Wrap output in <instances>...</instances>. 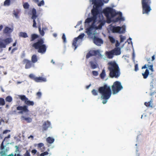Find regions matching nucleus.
I'll return each mask as SVG.
<instances>
[{
  "label": "nucleus",
  "mask_w": 156,
  "mask_h": 156,
  "mask_svg": "<svg viewBox=\"0 0 156 156\" xmlns=\"http://www.w3.org/2000/svg\"><path fill=\"white\" fill-rule=\"evenodd\" d=\"M98 92L101 94V98L104 100L102 101L103 104L106 103L107 100L111 97L112 92L110 86L106 84L103 86L99 87L98 89V91L95 89H93L91 91L92 94L94 96L98 95Z\"/></svg>",
  "instance_id": "nucleus-1"
},
{
  "label": "nucleus",
  "mask_w": 156,
  "mask_h": 156,
  "mask_svg": "<svg viewBox=\"0 0 156 156\" xmlns=\"http://www.w3.org/2000/svg\"><path fill=\"white\" fill-rule=\"evenodd\" d=\"M103 12L108 19L111 17H113L117 15H119V16L115 20V22H117L119 20L124 21L125 20L124 18L122 17V12H116L115 10L112 8L107 7L103 10Z\"/></svg>",
  "instance_id": "nucleus-2"
},
{
  "label": "nucleus",
  "mask_w": 156,
  "mask_h": 156,
  "mask_svg": "<svg viewBox=\"0 0 156 156\" xmlns=\"http://www.w3.org/2000/svg\"><path fill=\"white\" fill-rule=\"evenodd\" d=\"M108 69L110 73L109 76L111 78H118L120 75V69L118 65L115 61H111L108 63Z\"/></svg>",
  "instance_id": "nucleus-3"
},
{
  "label": "nucleus",
  "mask_w": 156,
  "mask_h": 156,
  "mask_svg": "<svg viewBox=\"0 0 156 156\" xmlns=\"http://www.w3.org/2000/svg\"><path fill=\"white\" fill-rule=\"evenodd\" d=\"M20 98L22 101H24L25 103L27 105L23 106H18L16 107V109L18 111H21L19 112V113L22 114L23 112H28L29 111L28 109V106H33L34 103L33 101H30L24 95H20L19 96Z\"/></svg>",
  "instance_id": "nucleus-4"
},
{
  "label": "nucleus",
  "mask_w": 156,
  "mask_h": 156,
  "mask_svg": "<svg viewBox=\"0 0 156 156\" xmlns=\"http://www.w3.org/2000/svg\"><path fill=\"white\" fill-rule=\"evenodd\" d=\"M44 43V40L42 38H40L37 42L33 43L32 46L35 49L37 50L39 53H44L46 52L47 49V47Z\"/></svg>",
  "instance_id": "nucleus-5"
},
{
  "label": "nucleus",
  "mask_w": 156,
  "mask_h": 156,
  "mask_svg": "<svg viewBox=\"0 0 156 156\" xmlns=\"http://www.w3.org/2000/svg\"><path fill=\"white\" fill-rule=\"evenodd\" d=\"M142 8V13L148 15L151 10V0H141Z\"/></svg>",
  "instance_id": "nucleus-6"
},
{
  "label": "nucleus",
  "mask_w": 156,
  "mask_h": 156,
  "mask_svg": "<svg viewBox=\"0 0 156 156\" xmlns=\"http://www.w3.org/2000/svg\"><path fill=\"white\" fill-rule=\"evenodd\" d=\"M112 93L115 94L118 93L120 90L123 89V87L120 82L116 81L113 83L112 86Z\"/></svg>",
  "instance_id": "nucleus-7"
},
{
  "label": "nucleus",
  "mask_w": 156,
  "mask_h": 156,
  "mask_svg": "<svg viewBox=\"0 0 156 156\" xmlns=\"http://www.w3.org/2000/svg\"><path fill=\"white\" fill-rule=\"evenodd\" d=\"M111 30L113 33L122 34L125 32L126 29L124 26H122L121 27L119 26H112L111 28Z\"/></svg>",
  "instance_id": "nucleus-8"
},
{
  "label": "nucleus",
  "mask_w": 156,
  "mask_h": 156,
  "mask_svg": "<svg viewBox=\"0 0 156 156\" xmlns=\"http://www.w3.org/2000/svg\"><path fill=\"white\" fill-rule=\"evenodd\" d=\"M5 43L2 41H0V48H5L6 45L10 43L12 41V40L11 38H8L2 40Z\"/></svg>",
  "instance_id": "nucleus-9"
},
{
  "label": "nucleus",
  "mask_w": 156,
  "mask_h": 156,
  "mask_svg": "<svg viewBox=\"0 0 156 156\" xmlns=\"http://www.w3.org/2000/svg\"><path fill=\"white\" fill-rule=\"evenodd\" d=\"M37 17V16L36 15V10L34 8H33L32 10V16L31 19L33 20V27H34L37 28V23L35 21V19Z\"/></svg>",
  "instance_id": "nucleus-10"
},
{
  "label": "nucleus",
  "mask_w": 156,
  "mask_h": 156,
  "mask_svg": "<svg viewBox=\"0 0 156 156\" xmlns=\"http://www.w3.org/2000/svg\"><path fill=\"white\" fill-rule=\"evenodd\" d=\"M91 14L92 17L97 20L98 15L99 14L100 12L98 8L97 7H93L91 11Z\"/></svg>",
  "instance_id": "nucleus-11"
},
{
  "label": "nucleus",
  "mask_w": 156,
  "mask_h": 156,
  "mask_svg": "<svg viewBox=\"0 0 156 156\" xmlns=\"http://www.w3.org/2000/svg\"><path fill=\"white\" fill-rule=\"evenodd\" d=\"M34 146L37 147V149L40 150L41 152H44L46 150V147L44 144L42 143L36 144L34 145Z\"/></svg>",
  "instance_id": "nucleus-12"
},
{
  "label": "nucleus",
  "mask_w": 156,
  "mask_h": 156,
  "mask_svg": "<svg viewBox=\"0 0 156 156\" xmlns=\"http://www.w3.org/2000/svg\"><path fill=\"white\" fill-rule=\"evenodd\" d=\"M50 125L51 123L48 121L44 122L42 125V132L44 133L45 131L47 130L48 128L50 127Z\"/></svg>",
  "instance_id": "nucleus-13"
},
{
  "label": "nucleus",
  "mask_w": 156,
  "mask_h": 156,
  "mask_svg": "<svg viewBox=\"0 0 156 156\" xmlns=\"http://www.w3.org/2000/svg\"><path fill=\"white\" fill-rule=\"evenodd\" d=\"M23 64H26L25 68L26 69H28L30 68L32 66V62L30 60L27 59H25L23 60Z\"/></svg>",
  "instance_id": "nucleus-14"
},
{
  "label": "nucleus",
  "mask_w": 156,
  "mask_h": 156,
  "mask_svg": "<svg viewBox=\"0 0 156 156\" xmlns=\"http://www.w3.org/2000/svg\"><path fill=\"white\" fill-rule=\"evenodd\" d=\"M92 54V56L98 55L99 58H102V55L100 54V51L99 50H92L90 51Z\"/></svg>",
  "instance_id": "nucleus-15"
},
{
  "label": "nucleus",
  "mask_w": 156,
  "mask_h": 156,
  "mask_svg": "<svg viewBox=\"0 0 156 156\" xmlns=\"http://www.w3.org/2000/svg\"><path fill=\"white\" fill-rule=\"evenodd\" d=\"M94 42L96 45L98 46H100L101 44L103 43V41L101 39L97 37L94 38Z\"/></svg>",
  "instance_id": "nucleus-16"
},
{
  "label": "nucleus",
  "mask_w": 156,
  "mask_h": 156,
  "mask_svg": "<svg viewBox=\"0 0 156 156\" xmlns=\"http://www.w3.org/2000/svg\"><path fill=\"white\" fill-rule=\"evenodd\" d=\"M92 21L93 22V23L92 24V25H94L96 21V20L92 16L91 17L88 18H87L85 20V23H89Z\"/></svg>",
  "instance_id": "nucleus-17"
},
{
  "label": "nucleus",
  "mask_w": 156,
  "mask_h": 156,
  "mask_svg": "<svg viewBox=\"0 0 156 156\" xmlns=\"http://www.w3.org/2000/svg\"><path fill=\"white\" fill-rule=\"evenodd\" d=\"M114 54L115 55H118L121 54V49L119 48L116 47L112 50Z\"/></svg>",
  "instance_id": "nucleus-18"
},
{
  "label": "nucleus",
  "mask_w": 156,
  "mask_h": 156,
  "mask_svg": "<svg viewBox=\"0 0 156 156\" xmlns=\"http://www.w3.org/2000/svg\"><path fill=\"white\" fill-rule=\"evenodd\" d=\"M46 81V79L45 77L39 76L38 77H36L35 81L38 82H45Z\"/></svg>",
  "instance_id": "nucleus-19"
},
{
  "label": "nucleus",
  "mask_w": 156,
  "mask_h": 156,
  "mask_svg": "<svg viewBox=\"0 0 156 156\" xmlns=\"http://www.w3.org/2000/svg\"><path fill=\"white\" fill-rule=\"evenodd\" d=\"M105 55L108 58H112L114 55L112 50L109 51H106L105 52Z\"/></svg>",
  "instance_id": "nucleus-20"
},
{
  "label": "nucleus",
  "mask_w": 156,
  "mask_h": 156,
  "mask_svg": "<svg viewBox=\"0 0 156 156\" xmlns=\"http://www.w3.org/2000/svg\"><path fill=\"white\" fill-rule=\"evenodd\" d=\"M90 2H92L93 4H97L98 5L101 6L103 5V3L102 1L101 0H99L98 2H97L96 0H90Z\"/></svg>",
  "instance_id": "nucleus-21"
},
{
  "label": "nucleus",
  "mask_w": 156,
  "mask_h": 156,
  "mask_svg": "<svg viewBox=\"0 0 156 156\" xmlns=\"http://www.w3.org/2000/svg\"><path fill=\"white\" fill-rule=\"evenodd\" d=\"M38 28L39 29V32L40 34L42 36H44L45 34L44 30H45L46 29V28L45 27H43L42 28V30H41L40 24H39V25Z\"/></svg>",
  "instance_id": "nucleus-22"
},
{
  "label": "nucleus",
  "mask_w": 156,
  "mask_h": 156,
  "mask_svg": "<svg viewBox=\"0 0 156 156\" xmlns=\"http://www.w3.org/2000/svg\"><path fill=\"white\" fill-rule=\"evenodd\" d=\"M12 29L8 27H6L3 30V33L5 34H7L12 32Z\"/></svg>",
  "instance_id": "nucleus-23"
},
{
  "label": "nucleus",
  "mask_w": 156,
  "mask_h": 156,
  "mask_svg": "<svg viewBox=\"0 0 156 156\" xmlns=\"http://www.w3.org/2000/svg\"><path fill=\"white\" fill-rule=\"evenodd\" d=\"M99 22H100V23L98 26H97L95 27V28L97 29H101L102 28V27L105 23V22L104 21H102L100 20L99 21Z\"/></svg>",
  "instance_id": "nucleus-24"
},
{
  "label": "nucleus",
  "mask_w": 156,
  "mask_h": 156,
  "mask_svg": "<svg viewBox=\"0 0 156 156\" xmlns=\"http://www.w3.org/2000/svg\"><path fill=\"white\" fill-rule=\"evenodd\" d=\"M22 119L26 121L27 122H30L32 121V119L30 117H26L24 116L21 117Z\"/></svg>",
  "instance_id": "nucleus-25"
},
{
  "label": "nucleus",
  "mask_w": 156,
  "mask_h": 156,
  "mask_svg": "<svg viewBox=\"0 0 156 156\" xmlns=\"http://www.w3.org/2000/svg\"><path fill=\"white\" fill-rule=\"evenodd\" d=\"M39 37V36L35 34H32L31 35V38L30 39V41H32L35 40Z\"/></svg>",
  "instance_id": "nucleus-26"
},
{
  "label": "nucleus",
  "mask_w": 156,
  "mask_h": 156,
  "mask_svg": "<svg viewBox=\"0 0 156 156\" xmlns=\"http://www.w3.org/2000/svg\"><path fill=\"white\" fill-rule=\"evenodd\" d=\"M77 39H76V37L73 40V42L72 43V46L75 47L74 50H75L77 47L79 45H77V42L78 41Z\"/></svg>",
  "instance_id": "nucleus-27"
},
{
  "label": "nucleus",
  "mask_w": 156,
  "mask_h": 156,
  "mask_svg": "<svg viewBox=\"0 0 156 156\" xmlns=\"http://www.w3.org/2000/svg\"><path fill=\"white\" fill-rule=\"evenodd\" d=\"M31 62L33 63L36 62L38 60L37 56L36 55H34L31 57Z\"/></svg>",
  "instance_id": "nucleus-28"
},
{
  "label": "nucleus",
  "mask_w": 156,
  "mask_h": 156,
  "mask_svg": "<svg viewBox=\"0 0 156 156\" xmlns=\"http://www.w3.org/2000/svg\"><path fill=\"white\" fill-rule=\"evenodd\" d=\"M149 74L148 70L147 69L144 73H142V75L144 79H146L148 76Z\"/></svg>",
  "instance_id": "nucleus-29"
},
{
  "label": "nucleus",
  "mask_w": 156,
  "mask_h": 156,
  "mask_svg": "<svg viewBox=\"0 0 156 156\" xmlns=\"http://www.w3.org/2000/svg\"><path fill=\"white\" fill-rule=\"evenodd\" d=\"M15 0H5L4 3L5 5L9 6L10 4V2H13Z\"/></svg>",
  "instance_id": "nucleus-30"
},
{
  "label": "nucleus",
  "mask_w": 156,
  "mask_h": 156,
  "mask_svg": "<svg viewBox=\"0 0 156 156\" xmlns=\"http://www.w3.org/2000/svg\"><path fill=\"white\" fill-rule=\"evenodd\" d=\"M19 36L20 37H22L25 38L28 37V36L27 33L25 32H21L19 33Z\"/></svg>",
  "instance_id": "nucleus-31"
},
{
  "label": "nucleus",
  "mask_w": 156,
  "mask_h": 156,
  "mask_svg": "<svg viewBox=\"0 0 156 156\" xmlns=\"http://www.w3.org/2000/svg\"><path fill=\"white\" fill-rule=\"evenodd\" d=\"M54 139L50 137H48L46 139L47 142L49 144L52 143L54 141Z\"/></svg>",
  "instance_id": "nucleus-32"
},
{
  "label": "nucleus",
  "mask_w": 156,
  "mask_h": 156,
  "mask_svg": "<svg viewBox=\"0 0 156 156\" xmlns=\"http://www.w3.org/2000/svg\"><path fill=\"white\" fill-rule=\"evenodd\" d=\"M106 75L105 72V70L103 69L101 73L100 74V76L102 79H104Z\"/></svg>",
  "instance_id": "nucleus-33"
},
{
  "label": "nucleus",
  "mask_w": 156,
  "mask_h": 156,
  "mask_svg": "<svg viewBox=\"0 0 156 156\" xmlns=\"http://www.w3.org/2000/svg\"><path fill=\"white\" fill-rule=\"evenodd\" d=\"M90 63L91 68L93 69L96 68L97 67V65L95 64L93 61L90 62Z\"/></svg>",
  "instance_id": "nucleus-34"
},
{
  "label": "nucleus",
  "mask_w": 156,
  "mask_h": 156,
  "mask_svg": "<svg viewBox=\"0 0 156 156\" xmlns=\"http://www.w3.org/2000/svg\"><path fill=\"white\" fill-rule=\"evenodd\" d=\"M5 100L6 102H11L12 101V99L11 96H9L5 98Z\"/></svg>",
  "instance_id": "nucleus-35"
},
{
  "label": "nucleus",
  "mask_w": 156,
  "mask_h": 156,
  "mask_svg": "<svg viewBox=\"0 0 156 156\" xmlns=\"http://www.w3.org/2000/svg\"><path fill=\"white\" fill-rule=\"evenodd\" d=\"M5 104V101L4 98H0V105L4 106Z\"/></svg>",
  "instance_id": "nucleus-36"
},
{
  "label": "nucleus",
  "mask_w": 156,
  "mask_h": 156,
  "mask_svg": "<svg viewBox=\"0 0 156 156\" xmlns=\"http://www.w3.org/2000/svg\"><path fill=\"white\" fill-rule=\"evenodd\" d=\"M108 38L110 41L112 43H114L115 42V39L113 38V37L111 36H108Z\"/></svg>",
  "instance_id": "nucleus-37"
},
{
  "label": "nucleus",
  "mask_w": 156,
  "mask_h": 156,
  "mask_svg": "<svg viewBox=\"0 0 156 156\" xmlns=\"http://www.w3.org/2000/svg\"><path fill=\"white\" fill-rule=\"evenodd\" d=\"M49 151V149L48 148L47 150V151L45 152H44L41 153L40 154V156H44L45 155H47L48 154V152Z\"/></svg>",
  "instance_id": "nucleus-38"
},
{
  "label": "nucleus",
  "mask_w": 156,
  "mask_h": 156,
  "mask_svg": "<svg viewBox=\"0 0 156 156\" xmlns=\"http://www.w3.org/2000/svg\"><path fill=\"white\" fill-rule=\"evenodd\" d=\"M144 105L147 107H152V102L151 101H150L148 102H145L144 103Z\"/></svg>",
  "instance_id": "nucleus-39"
},
{
  "label": "nucleus",
  "mask_w": 156,
  "mask_h": 156,
  "mask_svg": "<svg viewBox=\"0 0 156 156\" xmlns=\"http://www.w3.org/2000/svg\"><path fill=\"white\" fill-rule=\"evenodd\" d=\"M23 7L25 9H28L29 8L30 5L27 2L24 3L23 5Z\"/></svg>",
  "instance_id": "nucleus-40"
},
{
  "label": "nucleus",
  "mask_w": 156,
  "mask_h": 156,
  "mask_svg": "<svg viewBox=\"0 0 156 156\" xmlns=\"http://www.w3.org/2000/svg\"><path fill=\"white\" fill-rule=\"evenodd\" d=\"M84 36V34L83 33L81 34H80L77 37H76V39H77L78 40L79 39H82Z\"/></svg>",
  "instance_id": "nucleus-41"
},
{
  "label": "nucleus",
  "mask_w": 156,
  "mask_h": 156,
  "mask_svg": "<svg viewBox=\"0 0 156 156\" xmlns=\"http://www.w3.org/2000/svg\"><path fill=\"white\" fill-rule=\"evenodd\" d=\"M44 2L43 0L41 1L39 3V2L37 3V5L38 6L40 7L42 5H44Z\"/></svg>",
  "instance_id": "nucleus-42"
},
{
  "label": "nucleus",
  "mask_w": 156,
  "mask_h": 156,
  "mask_svg": "<svg viewBox=\"0 0 156 156\" xmlns=\"http://www.w3.org/2000/svg\"><path fill=\"white\" fill-rule=\"evenodd\" d=\"M29 77H30V78H31L32 80H33L34 81L35 80L36 78V77L34 74H30L29 76Z\"/></svg>",
  "instance_id": "nucleus-43"
},
{
  "label": "nucleus",
  "mask_w": 156,
  "mask_h": 156,
  "mask_svg": "<svg viewBox=\"0 0 156 156\" xmlns=\"http://www.w3.org/2000/svg\"><path fill=\"white\" fill-rule=\"evenodd\" d=\"M153 65L152 64L149 66L148 65V67L149 69L151 70L152 72H153L154 71V69L153 68Z\"/></svg>",
  "instance_id": "nucleus-44"
},
{
  "label": "nucleus",
  "mask_w": 156,
  "mask_h": 156,
  "mask_svg": "<svg viewBox=\"0 0 156 156\" xmlns=\"http://www.w3.org/2000/svg\"><path fill=\"white\" fill-rule=\"evenodd\" d=\"M19 13V12L18 11H16L15 10L13 11V14L15 16V17H17L18 16V15Z\"/></svg>",
  "instance_id": "nucleus-45"
},
{
  "label": "nucleus",
  "mask_w": 156,
  "mask_h": 156,
  "mask_svg": "<svg viewBox=\"0 0 156 156\" xmlns=\"http://www.w3.org/2000/svg\"><path fill=\"white\" fill-rule=\"evenodd\" d=\"M92 56V54L90 52V51L87 54L86 56V58H90V56Z\"/></svg>",
  "instance_id": "nucleus-46"
},
{
  "label": "nucleus",
  "mask_w": 156,
  "mask_h": 156,
  "mask_svg": "<svg viewBox=\"0 0 156 156\" xmlns=\"http://www.w3.org/2000/svg\"><path fill=\"white\" fill-rule=\"evenodd\" d=\"M62 38L63 40V42L66 43V38L65 34H63Z\"/></svg>",
  "instance_id": "nucleus-47"
},
{
  "label": "nucleus",
  "mask_w": 156,
  "mask_h": 156,
  "mask_svg": "<svg viewBox=\"0 0 156 156\" xmlns=\"http://www.w3.org/2000/svg\"><path fill=\"white\" fill-rule=\"evenodd\" d=\"M126 39L125 37L124 36H120V42L122 43L124 41V40Z\"/></svg>",
  "instance_id": "nucleus-48"
},
{
  "label": "nucleus",
  "mask_w": 156,
  "mask_h": 156,
  "mask_svg": "<svg viewBox=\"0 0 156 156\" xmlns=\"http://www.w3.org/2000/svg\"><path fill=\"white\" fill-rule=\"evenodd\" d=\"M5 141V139H4L2 142L1 143V150H3L4 148V146L3 143Z\"/></svg>",
  "instance_id": "nucleus-49"
},
{
  "label": "nucleus",
  "mask_w": 156,
  "mask_h": 156,
  "mask_svg": "<svg viewBox=\"0 0 156 156\" xmlns=\"http://www.w3.org/2000/svg\"><path fill=\"white\" fill-rule=\"evenodd\" d=\"M23 156H30V152L28 151H27L25 154H24Z\"/></svg>",
  "instance_id": "nucleus-50"
},
{
  "label": "nucleus",
  "mask_w": 156,
  "mask_h": 156,
  "mask_svg": "<svg viewBox=\"0 0 156 156\" xmlns=\"http://www.w3.org/2000/svg\"><path fill=\"white\" fill-rule=\"evenodd\" d=\"M93 75L95 76H97L98 75V73L97 71H92Z\"/></svg>",
  "instance_id": "nucleus-51"
},
{
  "label": "nucleus",
  "mask_w": 156,
  "mask_h": 156,
  "mask_svg": "<svg viewBox=\"0 0 156 156\" xmlns=\"http://www.w3.org/2000/svg\"><path fill=\"white\" fill-rule=\"evenodd\" d=\"M134 70L136 71H137L138 70V65L137 64L135 65Z\"/></svg>",
  "instance_id": "nucleus-52"
},
{
  "label": "nucleus",
  "mask_w": 156,
  "mask_h": 156,
  "mask_svg": "<svg viewBox=\"0 0 156 156\" xmlns=\"http://www.w3.org/2000/svg\"><path fill=\"white\" fill-rule=\"evenodd\" d=\"M31 152L33 154H35L37 152V151L35 149H33L32 150Z\"/></svg>",
  "instance_id": "nucleus-53"
},
{
  "label": "nucleus",
  "mask_w": 156,
  "mask_h": 156,
  "mask_svg": "<svg viewBox=\"0 0 156 156\" xmlns=\"http://www.w3.org/2000/svg\"><path fill=\"white\" fill-rule=\"evenodd\" d=\"M37 95L38 96L39 98H40L41 95V92H38L37 93Z\"/></svg>",
  "instance_id": "nucleus-54"
},
{
  "label": "nucleus",
  "mask_w": 156,
  "mask_h": 156,
  "mask_svg": "<svg viewBox=\"0 0 156 156\" xmlns=\"http://www.w3.org/2000/svg\"><path fill=\"white\" fill-rule=\"evenodd\" d=\"M10 131V130H4L3 132V134H6L7 133L9 132Z\"/></svg>",
  "instance_id": "nucleus-55"
},
{
  "label": "nucleus",
  "mask_w": 156,
  "mask_h": 156,
  "mask_svg": "<svg viewBox=\"0 0 156 156\" xmlns=\"http://www.w3.org/2000/svg\"><path fill=\"white\" fill-rule=\"evenodd\" d=\"M120 45V43L119 42L117 41H116V43L115 44V46L117 47L119 46Z\"/></svg>",
  "instance_id": "nucleus-56"
},
{
  "label": "nucleus",
  "mask_w": 156,
  "mask_h": 156,
  "mask_svg": "<svg viewBox=\"0 0 156 156\" xmlns=\"http://www.w3.org/2000/svg\"><path fill=\"white\" fill-rule=\"evenodd\" d=\"M15 148H16V152H17V151L19 152H20L19 151V148L18 146H16L15 147Z\"/></svg>",
  "instance_id": "nucleus-57"
},
{
  "label": "nucleus",
  "mask_w": 156,
  "mask_h": 156,
  "mask_svg": "<svg viewBox=\"0 0 156 156\" xmlns=\"http://www.w3.org/2000/svg\"><path fill=\"white\" fill-rule=\"evenodd\" d=\"M132 39L131 38H129V39H128L127 40V42L129 44H130V42L131 43H132V42L131 41Z\"/></svg>",
  "instance_id": "nucleus-58"
},
{
  "label": "nucleus",
  "mask_w": 156,
  "mask_h": 156,
  "mask_svg": "<svg viewBox=\"0 0 156 156\" xmlns=\"http://www.w3.org/2000/svg\"><path fill=\"white\" fill-rule=\"evenodd\" d=\"M148 66V65L145 64L142 67V69H146L147 68V66Z\"/></svg>",
  "instance_id": "nucleus-59"
},
{
  "label": "nucleus",
  "mask_w": 156,
  "mask_h": 156,
  "mask_svg": "<svg viewBox=\"0 0 156 156\" xmlns=\"http://www.w3.org/2000/svg\"><path fill=\"white\" fill-rule=\"evenodd\" d=\"M102 0L104 3H107L108 2L109 0Z\"/></svg>",
  "instance_id": "nucleus-60"
},
{
  "label": "nucleus",
  "mask_w": 156,
  "mask_h": 156,
  "mask_svg": "<svg viewBox=\"0 0 156 156\" xmlns=\"http://www.w3.org/2000/svg\"><path fill=\"white\" fill-rule=\"evenodd\" d=\"M82 23V21H80L78 22V23H77V24L76 25L77 26H79L80 25L81 23Z\"/></svg>",
  "instance_id": "nucleus-61"
},
{
  "label": "nucleus",
  "mask_w": 156,
  "mask_h": 156,
  "mask_svg": "<svg viewBox=\"0 0 156 156\" xmlns=\"http://www.w3.org/2000/svg\"><path fill=\"white\" fill-rule=\"evenodd\" d=\"M34 2L36 3H38L39 2V0H32Z\"/></svg>",
  "instance_id": "nucleus-62"
},
{
  "label": "nucleus",
  "mask_w": 156,
  "mask_h": 156,
  "mask_svg": "<svg viewBox=\"0 0 156 156\" xmlns=\"http://www.w3.org/2000/svg\"><path fill=\"white\" fill-rule=\"evenodd\" d=\"M16 49H17L16 48H14L12 50L11 53H12L14 52V51Z\"/></svg>",
  "instance_id": "nucleus-63"
},
{
  "label": "nucleus",
  "mask_w": 156,
  "mask_h": 156,
  "mask_svg": "<svg viewBox=\"0 0 156 156\" xmlns=\"http://www.w3.org/2000/svg\"><path fill=\"white\" fill-rule=\"evenodd\" d=\"M155 58H154V55L152 57V60L153 61L154 60Z\"/></svg>",
  "instance_id": "nucleus-64"
}]
</instances>
